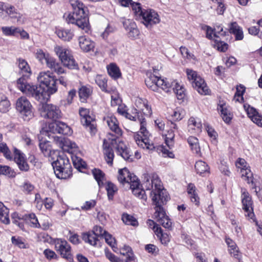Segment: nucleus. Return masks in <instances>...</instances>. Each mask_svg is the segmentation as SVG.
I'll return each mask as SVG.
<instances>
[{
	"mask_svg": "<svg viewBox=\"0 0 262 262\" xmlns=\"http://www.w3.org/2000/svg\"><path fill=\"white\" fill-rule=\"evenodd\" d=\"M142 186L147 190H151L150 194L152 202L156 205L154 216L157 221L167 217L162 206L168 201V196L158 176L154 175L151 177L148 173L144 174Z\"/></svg>",
	"mask_w": 262,
	"mask_h": 262,
	"instance_id": "f257e3e1",
	"label": "nucleus"
},
{
	"mask_svg": "<svg viewBox=\"0 0 262 262\" xmlns=\"http://www.w3.org/2000/svg\"><path fill=\"white\" fill-rule=\"evenodd\" d=\"M134 115H132L127 112V115H125L126 118L130 120L136 121L137 119L140 124V131L134 135V139L137 144L143 149L152 150L155 148L153 143L149 139L150 135L147 130L145 125L146 122L145 118L143 117L142 114L140 115L139 112L137 109L134 110Z\"/></svg>",
	"mask_w": 262,
	"mask_h": 262,
	"instance_id": "f03ea898",
	"label": "nucleus"
},
{
	"mask_svg": "<svg viewBox=\"0 0 262 262\" xmlns=\"http://www.w3.org/2000/svg\"><path fill=\"white\" fill-rule=\"evenodd\" d=\"M106 122L110 129L116 135L112 136L113 138H108L107 139H104L103 144V148L105 159L107 163L112 165L113 164L114 154L113 150V147H114V144H116V138L122 135L121 129L118 126V123L116 117L111 116L106 119Z\"/></svg>",
	"mask_w": 262,
	"mask_h": 262,
	"instance_id": "7ed1b4c3",
	"label": "nucleus"
},
{
	"mask_svg": "<svg viewBox=\"0 0 262 262\" xmlns=\"http://www.w3.org/2000/svg\"><path fill=\"white\" fill-rule=\"evenodd\" d=\"M73 12L69 14L66 20L68 23L75 24L79 28L88 32L89 30V18L85 13L83 3L79 0H70Z\"/></svg>",
	"mask_w": 262,
	"mask_h": 262,
	"instance_id": "20e7f679",
	"label": "nucleus"
},
{
	"mask_svg": "<svg viewBox=\"0 0 262 262\" xmlns=\"http://www.w3.org/2000/svg\"><path fill=\"white\" fill-rule=\"evenodd\" d=\"M133 10L136 18L141 20L147 28H151L153 25L160 22L157 12L151 9H143L140 3L133 4Z\"/></svg>",
	"mask_w": 262,
	"mask_h": 262,
	"instance_id": "39448f33",
	"label": "nucleus"
},
{
	"mask_svg": "<svg viewBox=\"0 0 262 262\" xmlns=\"http://www.w3.org/2000/svg\"><path fill=\"white\" fill-rule=\"evenodd\" d=\"M52 166L56 177L61 179H66L72 175V166L66 156H59L52 163Z\"/></svg>",
	"mask_w": 262,
	"mask_h": 262,
	"instance_id": "423d86ee",
	"label": "nucleus"
},
{
	"mask_svg": "<svg viewBox=\"0 0 262 262\" xmlns=\"http://www.w3.org/2000/svg\"><path fill=\"white\" fill-rule=\"evenodd\" d=\"M37 80L40 83L39 85L45 88V92L48 97L57 91L56 85L57 79L51 72H40L37 77Z\"/></svg>",
	"mask_w": 262,
	"mask_h": 262,
	"instance_id": "0eeeda50",
	"label": "nucleus"
},
{
	"mask_svg": "<svg viewBox=\"0 0 262 262\" xmlns=\"http://www.w3.org/2000/svg\"><path fill=\"white\" fill-rule=\"evenodd\" d=\"M145 82L146 86L154 91H157L160 88L166 92H169L172 85L167 79H162L151 73L147 74Z\"/></svg>",
	"mask_w": 262,
	"mask_h": 262,
	"instance_id": "6e6552de",
	"label": "nucleus"
},
{
	"mask_svg": "<svg viewBox=\"0 0 262 262\" xmlns=\"http://www.w3.org/2000/svg\"><path fill=\"white\" fill-rule=\"evenodd\" d=\"M54 51L58 56L61 63L71 69H77L78 66L72 55L71 51L63 47L56 46Z\"/></svg>",
	"mask_w": 262,
	"mask_h": 262,
	"instance_id": "1a4fd4ad",
	"label": "nucleus"
},
{
	"mask_svg": "<svg viewBox=\"0 0 262 262\" xmlns=\"http://www.w3.org/2000/svg\"><path fill=\"white\" fill-rule=\"evenodd\" d=\"M188 79L191 81L192 86L202 95H207L209 90L207 86L205 80L200 76L198 75L196 72L191 69L186 70Z\"/></svg>",
	"mask_w": 262,
	"mask_h": 262,
	"instance_id": "9d476101",
	"label": "nucleus"
},
{
	"mask_svg": "<svg viewBox=\"0 0 262 262\" xmlns=\"http://www.w3.org/2000/svg\"><path fill=\"white\" fill-rule=\"evenodd\" d=\"M42 135H47L49 138H53L54 135H52L51 133H58L62 135H71L72 133L70 127L66 123L62 122H58L50 123L48 127L42 128L40 130Z\"/></svg>",
	"mask_w": 262,
	"mask_h": 262,
	"instance_id": "9b49d317",
	"label": "nucleus"
},
{
	"mask_svg": "<svg viewBox=\"0 0 262 262\" xmlns=\"http://www.w3.org/2000/svg\"><path fill=\"white\" fill-rule=\"evenodd\" d=\"M16 109L20 113L25 121L29 120L33 116L32 106L25 97L19 98L16 102Z\"/></svg>",
	"mask_w": 262,
	"mask_h": 262,
	"instance_id": "f8f14e48",
	"label": "nucleus"
},
{
	"mask_svg": "<svg viewBox=\"0 0 262 262\" xmlns=\"http://www.w3.org/2000/svg\"><path fill=\"white\" fill-rule=\"evenodd\" d=\"M40 112L43 118L55 121L62 117V113L59 107L52 104H43Z\"/></svg>",
	"mask_w": 262,
	"mask_h": 262,
	"instance_id": "ddd939ff",
	"label": "nucleus"
},
{
	"mask_svg": "<svg viewBox=\"0 0 262 262\" xmlns=\"http://www.w3.org/2000/svg\"><path fill=\"white\" fill-rule=\"evenodd\" d=\"M247 163L245 160L242 158H238L235 162V166L237 169H240L241 176L247 182L248 184L251 183L253 185L252 188L255 189L257 192L256 185L253 181V173L251 170L247 166Z\"/></svg>",
	"mask_w": 262,
	"mask_h": 262,
	"instance_id": "4468645a",
	"label": "nucleus"
},
{
	"mask_svg": "<svg viewBox=\"0 0 262 262\" xmlns=\"http://www.w3.org/2000/svg\"><path fill=\"white\" fill-rule=\"evenodd\" d=\"M55 248L62 258L69 261L72 260L71 248L66 241L62 239H56L55 242Z\"/></svg>",
	"mask_w": 262,
	"mask_h": 262,
	"instance_id": "2eb2a0df",
	"label": "nucleus"
},
{
	"mask_svg": "<svg viewBox=\"0 0 262 262\" xmlns=\"http://www.w3.org/2000/svg\"><path fill=\"white\" fill-rule=\"evenodd\" d=\"M81 117V122L83 126L89 128L91 132H96V124L94 118L90 115L89 110L85 108H80L79 111Z\"/></svg>",
	"mask_w": 262,
	"mask_h": 262,
	"instance_id": "dca6fc26",
	"label": "nucleus"
},
{
	"mask_svg": "<svg viewBox=\"0 0 262 262\" xmlns=\"http://www.w3.org/2000/svg\"><path fill=\"white\" fill-rule=\"evenodd\" d=\"M242 198L243 209L245 212V215L252 219L254 216V214L252 198L246 190L242 192Z\"/></svg>",
	"mask_w": 262,
	"mask_h": 262,
	"instance_id": "f3484780",
	"label": "nucleus"
},
{
	"mask_svg": "<svg viewBox=\"0 0 262 262\" xmlns=\"http://www.w3.org/2000/svg\"><path fill=\"white\" fill-rule=\"evenodd\" d=\"M129 185L130 188L132 189L133 194L141 200L143 204H145V202H146L147 197L145 194V190L140 188V183L138 178L137 177H134L133 178V182Z\"/></svg>",
	"mask_w": 262,
	"mask_h": 262,
	"instance_id": "a211bd4d",
	"label": "nucleus"
},
{
	"mask_svg": "<svg viewBox=\"0 0 262 262\" xmlns=\"http://www.w3.org/2000/svg\"><path fill=\"white\" fill-rule=\"evenodd\" d=\"M30 78H19L16 81L17 88L24 94L28 96L32 94L31 90L34 84L29 83L28 80Z\"/></svg>",
	"mask_w": 262,
	"mask_h": 262,
	"instance_id": "6ab92c4d",
	"label": "nucleus"
},
{
	"mask_svg": "<svg viewBox=\"0 0 262 262\" xmlns=\"http://www.w3.org/2000/svg\"><path fill=\"white\" fill-rule=\"evenodd\" d=\"M170 128L165 135V143L169 149H171L174 145V133L178 132V125L172 122L170 123Z\"/></svg>",
	"mask_w": 262,
	"mask_h": 262,
	"instance_id": "aec40b11",
	"label": "nucleus"
},
{
	"mask_svg": "<svg viewBox=\"0 0 262 262\" xmlns=\"http://www.w3.org/2000/svg\"><path fill=\"white\" fill-rule=\"evenodd\" d=\"M31 90L32 94L29 97H32L38 101H43L48 99V97L46 94L45 88L41 85L34 84Z\"/></svg>",
	"mask_w": 262,
	"mask_h": 262,
	"instance_id": "412c9836",
	"label": "nucleus"
},
{
	"mask_svg": "<svg viewBox=\"0 0 262 262\" xmlns=\"http://www.w3.org/2000/svg\"><path fill=\"white\" fill-rule=\"evenodd\" d=\"M123 25L125 30L128 32V37L135 39L139 35V31L137 28L136 24L129 19L123 21Z\"/></svg>",
	"mask_w": 262,
	"mask_h": 262,
	"instance_id": "4be33fe9",
	"label": "nucleus"
},
{
	"mask_svg": "<svg viewBox=\"0 0 262 262\" xmlns=\"http://www.w3.org/2000/svg\"><path fill=\"white\" fill-rule=\"evenodd\" d=\"M118 173V180L122 184L125 183L130 184L133 182V178L137 177L131 173L126 168L120 169Z\"/></svg>",
	"mask_w": 262,
	"mask_h": 262,
	"instance_id": "5701e85b",
	"label": "nucleus"
},
{
	"mask_svg": "<svg viewBox=\"0 0 262 262\" xmlns=\"http://www.w3.org/2000/svg\"><path fill=\"white\" fill-rule=\"evenodd\" d=\"M46 64L48 68L54 71L57 74H61L66 73L61 63L58 62L52 56L47 58Z\"/></svg>",
	"mask_w": 262,
	"mask_h": 262,
	"instance_id": "b1692460",
	"label": "nucleus"
},
{
	"mask_svg": "<svg viewBox=\"0 0 262 262\" xmlns=\"http://www.w3.org/2000/svg\"><path fill=\"white\" fill-rule=\"evenodd\" d=\"M135 104L138 111H141L144 115L150 116L152 114L151 107L148 105L146 99L138 98L136 99Z\"/></svg>",
	"mask_w": 262,
	"mask_h": 262,
	"instance_id": "393cba45",
	"label": "nucleus"
},
{
	"mask_svg": "<svg viewBox=\"0 0 262 262\" xmlns=\"http://www.w3.org/2000/svg\"><path fill=\"white\" fill-rule=\"evenodd\" d=\"M78 42L80 48L84 52H89L94 48V42L86 36H80Z\"/></svg>",
	"mask_w": 262,
	"mask_h": 262,
	"instance_id": "a878e982",
	"label": "nucleus"
},
{
	"mask_svg": "<svg viewBox=\"0 0 262 262\" xmlns=\"http://www.w3.org/2000/svg\"><path fill=\"white\" fill-rule=\"evenodd\" d=\"M53 139L56 143L60 147H67L70 149L77 148V144L69 139H66L62 136H53Z\"/></svg>",
	"mask_w": 262,
	"mask_h": 262,
	"instance_id": "bb28decb",
	"label": "nucleus"
},
{
	"mask_svg": "<svg viewBox=\"0 0 262 262\" xmlns=\"http://www.w3.org/2000/svg\"><path fill=\"white\" fill-rule=\"evenodd\" d=\"M248 116L251 120L258 126L262 127V116L260 115L256 110L250 106L246 108Z\"/></svg>",
	"mask_w": 262,
	"mask_h": 262,
	"instance_id": "cd10ccee",
	"label": "nucleus"
},
{
	"mask_svg": "<svg viewBox=\"0 0 262 262\" xmlns=\"http://www.w3.org/2000/svg\"><path fill=\"white\" fill-rule=\"evenodd\" d=\"M14 155V161L17 164L19 169L22 171H28L29 169V165L19 150L15 149Z\"/></svg>",
	"mask_w": 262,
	"mask_h": 262,
	"instance_id": "c85d7f7f",
	"label": "nucleus"
},
{
	"mask_svg": "<svg viewBox=\"0 0 262 262\" xmlns=\"http://www.w3.org/2000/svg\"><path fill=\"white\" fill-rule=\"evenodd\" d=\"M18 63L21 75L19 78H30L31 71L27 61L23 59L19 58L18 59Z\"/></svg>",
	"mask_w": 262,
	"mask_h": 262,
	"instance_id": "c756f323",
	"label": "nucleus"
},
{
	"mask_svg": "<svg viewBox=\"0 0 262 262\" xmlns=\"http://www.w3.org/2000/svg\"><path fill=\"white\" fill-rule=\"evenodd\" d=\"M202 125L200 121L191 117L188 121V130L190 134H199L202 132Z\"/></svg>",
	"mask_w": 262,
	"mask_h": 262,
	"instance_id": "7c9ffc66",
	"label": "nucleus"
},
{
	"mask_svg": "<svg viewBox=\"0 0 262 262\" xmlns=\"http://www.w3.org/2000/svg\"><path fill=\"white\" fill-rule=\"evenodd\" d=\"M6 6V13L9 15L11 18L16 19V21L19 23H22V15L18 13L14 6L9 4H5Z\"/></svg>",
	"mask_w": 262,
	"mask_h": 262,
	"instance_id": "2f4dec72",
	"label": "nucleus"
},
{
	"mask_svg": "<svg viewBox=\"0 0 262 262\" xmlns=\"http://www.w3.org/2000/svg\"><path fill=\"white\" fill-rule=\"evenodd\" d=\"M230 33L235 36V40H241L244 38L242 28L236 22L230 24Z\"/></svg>",
	"mask_w": 262,
	"mask_h": 262,
	"instance_id": "473e14b6",
	"label": "nucleus"
},
{
	"mask_svg": "<svg viewBox=\"0 0 262 262\" xmlns=\"http://www.w3.org/2000/svg\"><path fill=\"white\" fill-rule=\"evenodd\" d=\"M218 111L220 112L221 116L224 121L227 124L229 123V117L228 116V109L226 103L223 100H220L218 104Z\"/></svg>",
	"mask_w": 262,
	"mask_h": 262,
	"instance_id": "72a5a7b5",
	"label": "nucleus"
},
{
	"mask_svg": "<svg viewBox=\"0 0 262 262\" xmlns=\"http://www.w3.org/2000/svg\"><path fill=\"white\" fill-rule=\"evenodd\" d=\"M195 168L197 173L202 176L209 174L210 172L208 165L202 161H198L196 162Z\"/></svg>",
	"mask_w": 262,
	"mask_h": 262,
	"instance_id": "f704fd0d",
	"label": "nucleus"
},
{
	"mask_svg": "<svg viewBox=\"0 0 262 262\" xmlns=\"http://www.w3.org/2000/svg\"><path fill=\"white\" fill-rule=\"evenodd\" d=\"M109 75L114 79H117L121 76L119 67L115 63H111L107 67Z\"/></svg>",
	"mask_w": 262,
	"mask_h": 262,
	"instance_id": "c9c22d12",
	"label": "nucleus"
},
{
	"mask_svg": "<svg viewBox=\"0 0 262 262\" xmlns=\"http://www.w3.org/2000/svg\"><path fill=\"white\" fill-rule=\"evenodd\" d=\"M82 239L86 242L92 246L97 245L98 241V237L92 232L89 231L82 234Z\"/></svg>",
	"mask_w": 262,
	"mask_h": 262,
	"instance_id": "e433bc0d",
	"label": "nucleus"
},
{
	"mask_svg": "<svg viewBox=\"0 0 262 262\" xmlns=\"http://www.w3.org/2000/svg\"><path fill=\"white\" fill-rule=\"evenodd\" d=\"M120 254L125 256L122 258V260L125 262H131L134 260L133 253L132 252V249L128 246H124L123 248L120 249Z\"/></svg>",
	"mask_w": 262,
	"mask_h": 262,
	"instance_id": "4c0bfd02",
	"label": "nucleus"
},
{
	"mask_svg": "<svg viewBox=\"0 0 262 262\" xmlns=\"http://www.w3.org/2000/svg\"><path fill=\"white\" fill-rule=\"evenodd\" d=\"M187 192L189 195L191 201L194 203L196 205L199 204V197L196 192L195 187L192 184H189L187 188Z\"/></svg>",
	"mask_w": 262,
	"mask_h": 262,
	"instance_id": "58836bf2",
	"label": "nucleus"
},
{
	"mask_svg": "<svg viewBox=\"0 0 262 262\" xmlns=\"http://www.w3.org/2000/svg\"><path fill=\"white\" fill-rule=\"evenodd\" d=\"M0 221L5 224H8L10 223L9 210L1 202H0Z\"/></svg>",
	"mask_w": 262,
	"mask_h": 262,
	"instance_id": "ea45409f",
	"label": "nucleus"
},
{
	"mask_svg": "<svg viewBox=\"0 0 262 262\" xmlns=\"http://www.w3.org/2000/svg\"><path fill=\"white\" fill-rule=\"evenodd\" d=\"M57 35L64 41H70L74 36L73 31L69 29L59 30L57 31Z\"/></svg>",
	"mask_w": 262,
	"mask_h": 262,
	"instance_id": "a19ab883",
	"label": "nucleus"
},
{
	"mask_svg": "<svg viewBox=\"0 0 262 262\" xmlns=\"http://www.w3.org/2000/svg\"><path fill=\"white\" fill-rule=\"evenodd\" d=\"M230 255H232L238 261L242 258V253L239 251L238 248L237 247L236 244L232 240L230 239Z\"/></svg>",
	"mask_w": 262,
	"mask_h": 262,
	"instance_id": "79ce46f5",
	"label": "nucleus"
},
{
	"mask_svg": "<svg viewBox=\"0 0 262 262\" xmlns=\"http://www.w3.org/2000/svg\"><path fill=\"white\" fill-rule=\"evenodd\" d=\"M92 173L99 186L102 187L103 185V181L104 180V173L100 169L95 168L92 170Z\"/></svg>",
	"mask_w": 262,
	"mask_h": 262,
	"instance_id": "37998d69",
	"label": "nucleus"
},
{
	"mask_svg": "<svg viewBox=\"0 0 262 262\" xmlns=\"http://www.w3.org/2000/svg\"><path fill=\"white\" fill-rule=\"evenodd\" d=\"M3 33L6 36H17L19 28L14 26L2 27Z\"/></svg>",
	"mask_w": 262,
	"mask_h": 262,
	"instance_id": "c03bdc74",
	"label": "nucleus"
},
{
	"mask_svg": "<svg viewBox=\"0 0 262 262\" xmlns=\"http://www.w3.org/2000/svg\"><path fill=\"white\" fill-rule=\"evenodd\" d=\"M92 90L86 86H82L79 90V95L80 101L85 102L87 98L90 96Z\"/></svg>",
	"mask_w": 262,
	"mask_h": 262,
	"instance_id": "a18cd8bd",
	"label": "nucleus"
},
{
	"mask_svg": "<svg viewBox=\"0 0 262 262\" xmlns=\"http://www.w3.org/2000/svg\"><path fill=\"white\" fill-rule=\"evenodd\" d=\"M122 221L126 225L137 226L138 224L137 220L132 215L124 213L122 216Z\"/></svg>",
	"mask_w": 262,
	"mask_h": 262,
	"instance_id": "49530a36",
	"label": "nucleus"
},
{
	"mask_svg": "<svg viewBox=\"0 0 262 262\" xmlns=\"http://www.w3.org/2000/svg\"><path fill=\"white\" fill-rule=\"evenodd\" d=\"M0 174L5 175L10 178L15 176V172L10 167L0 165Z\"/></svg>",
	"mask_w": 262,
	"mask_h": 262,
	"instance_id": "de8ad7c7",
	"label": "nucleus"
},
{
	"mask_svg": "<svg viewBox=\"0 0 262 262\" xmlns=\"http://www.w3.org/2000/svg\"><path fill=\"white\" fill-rule=\"evenodd\" d=\"M187 141L192 150L195 153H198L200 151L198 139L195 137L190 136L188 138Z\"/></svg>",
	"mask_w": 262,
	"mask_h": 262,
	"instance_id": "09e8293b",
	"label": "nucleus"
},
{
	"mask_svg": "<svg viewBox=\"0 0 262 262\" xmlns=\"http://www.w3.org/2000/svg\"><path fill=\"white\" fill-rule=\"evenodd\" d=\"M10 103L7 98L3 96L0 100V112L5 113L9 111Z\"/></svg>",
	"mask_w": 262,
	"mask_h": 262,
	"instance_id": "8fccbe9b",
	"label": "nucleus"
},
{
	"mask_svg": "<svg viewBox=\"0 0 262 262\" xmlns=\"http://www.w3.org/2000/svg\"><path fill=\"white\" fill-rule=\"evenodd\" d=\"M27 219L29 222L30 226L34 228H39L40 224L38 223V220L34 213H30L27 216Z\"/></svg>",
	"mask_w": 262,
	"mask_h": 262,
	"instance_id": "3c124183",
	"label": "nucleus"
},
{
	"mask_svg": "<svg viewBox=\"0 0 262 262\" xmlns=\"http://www.w3.org/2000/svg\"><path fill=\"white\" fill-rule=\"evenodd\" d=\"M95 81L97 84L102 90V91L107 92V80L105 77L101 76H97L96 78Z\"/></svg>",
	"mask_w": 262,
	"mask_h": 262,
	"instance_id": "603ef678",
	"label": "nucleus"
},
{
	"mask_svg": "<svg viewBox=\"0 0 262 262\" xmlns=\"http://www.w3.org/2000/svg\"><path fill=\"white\" fill-rule=\"evenodd\" d=\"M50 55L48 53H45L42 50H37L36 52V57L37 58L41 63L44 62L46 63L47 59L50 57Z\"/></svg>",
	"mask_w": 262,
	"mask_h": 262,
	"instance_id": "864d4df0",
	"label": "nucleus"
},
{
	"mask_svg": "<svg viewBox=\"0 0 262 262\" xmlns=\"http://www.w3.org/2000/svg\"><path fill=\"white\" fill-rule=\"evenodd\" d=\"M0 152H2L4 156L7 159L11 160L12 159V156L11 151L7 147L5 143H0Z\"/></svg>",
	"mask_w": 262,
	"mask_h": 262,
	"instance_id": "5fc2aeb1",
	"label": "nucleus"
},
{
	"mask_svg": "<svg viewBox=\"0 0 262 262\" xmlns=\"http://www.w3.org/2000/svg\"><path fill=\"white\" fill-rule=\"evenodd\" d=\"M39 148L46 156H49L50 154L51 148L49 142H43L39 143Z\"/></svg>",
	"mask_w": 262,
	"mask_h": 262,
	"instance_id": "6e6d98bb",
	"label": "nucleus"
},
{
	"mask_svg": "<svg viewBox=\"0 0 262 262\" xmlns=\"http://www.w3.org/2000/svg\"><path fill=\"white\" fill-rule=\"evenodd\" d=\"M221 172L226 176L229 174L228 165V159H223L221 160L220 165L219 166Z\"/></svg>",
	"mask_w": 262,
	"mask_h": 262,
	"instance_id": "4d7b16f0",
	"label": "nucleus"
},
{
	"mask_svg": "<svg viewBox=\"0 0 262 262\" xmlns=\"http://www.w3.org/2000/svg\"><path fill=\"white\" fill-rule=\"evenodd\" d=\"M245 91L244 86H237L236 91L234 95V99L236 101L242 102L243 100V95Z\"/></svg>",
	"mask_w": 262,
	"mask_h": 262,
	"instance_id": "13d9d810",
	"label": "nucleus"
},
{
	"mask_svg": "<svg viewBox=\"0 0 262 262\" xmlns=\"http://www.w3.org/2000/svg\"><path fill=\"white\" fill-rule=\"evenodd\" d=\"M106 189L107 192V195L110 200H112L113 198L114 193L117 191V189L115 185L111 182H108L106 186Z\"/></svg>",
	"mask_w": 262,
	"mask_h": 262,
	"instance_id": "bf43d9fd",
	"label": "nucleus"
},
{
	"mask_svg": "<svg viewBox=\"0 0 262 262\" xmlns=\"http://www.w3.org/2000/svg\"><path fill=\"white\" fill-rule=\"evenodd\" d=\"M98 237H103L106 231L101 226H95L92 231Z\"/></svg>",
	"mask_w": 262,
	"mask_h": 262,
	"instance_id": "052dcab7",
	"label": "nucleus"
},
{
	"mask_svg": "<svg viewBox=\"0 0 262 262\" xmlns=\"http://www.w3.org/2000/svg\"><path fill=\"white\" fill-rule=\"evenodd\" d=\"M171 116L175 121L181 120L184 117V112L182 110L177 108L173 111Z\"/></svg>",
	"mask_w": 262,
	"mask_h": 262,
	"instance_id": "680f3d73",
	"label": "nucleus"
},
{
	"mask_svg": "<svg viewBox=\"0 0 262 262\" xmlns=\"http://www.w3.org/2000/svg\"><path fill=\"white\" fill-rule=\"evenodd\" d=\"M114 147H116L117 152L119 155L127 149L126 145L122 141H120L118 143L116 142V144H114Z\"/></svg>",
	"mask_w": 262,
	"mask_h": 262,
	"instance_id": "e2e57ef3",
	"label": "nucleus"
},
{
	"mask_svg": "<svg viewBox=\"0 0 262 262\" xmlns=\"http://www.w3.org/2000/svg\"><path fill=\"white\" fill-rule=\"evenodd\" d=\"M103 237L105 238V242L108 245H109L112 248L115 247V239L112 236V235L106 232V233L104 235Z\"/></svg>",
	"mask_w": 262,
	"mask_h": 262,
	"instance_id": "0e129e2a",
	"label": "nucleus"
},
{
	"mask_svg": "<svg viewBox=\"0 0 262 262\" xmlns=\"http://www.w3.org/2000/svg\"><path fill=\"white\" fill-rule=\"evenodd\" d=\"M205 127L208 136L210 138H212L213 139H215L217 136V133L214 130V129L211 126H210L209 125L207 124H205Z\"/></svg>",
	"mask_w": 262,
	"mask_h": 262,
	"instance_id": "69168bd1",
	"label": "nucleus"
},
{
	"mask_svg": "<svg viewBox=\"0 0 262 262\" xmlns=\"http://www.w3.org/2000/svg\"><path fill=\"white\" fill-rule=\"evenodd\" d=\"M158 222L165 228L169 229L171 227L172 223L170 221L168 216L165 217V218L160 220Z\"/></svg>",
	"mask_w": 262,
	"mask_h": 262,
	"instance_id": "338daca9",
	"label": "nucleus"
},
{
	"mask_svg": "<svg viewBox=\"0 0 262 262\" xmlns=\"http://www.w3.org/2000/svg\"><path fill=\"white\" fill-rule=\"evenodd\" d=\"M173 91L177 95L178 99H182L185 96L183 88L180 86H176V88H172Z\"/></svg>",
	"mask_w": 262,
	"mask_h": 262,
	"instance_id": "774afa93",
	"label": "nucleus"
}]
</instances>
